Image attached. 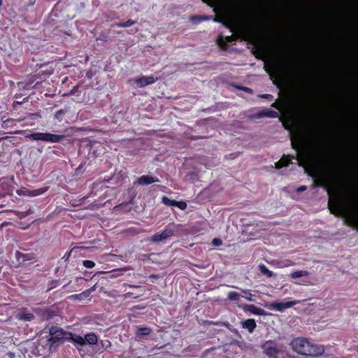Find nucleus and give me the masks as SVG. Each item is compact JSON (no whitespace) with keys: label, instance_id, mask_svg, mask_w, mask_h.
Listing matches in <instances>:
<instances>
[{"label":"nucleus","instance_id":"c03bdc74","mask_svg":"<svg viewBox=\"0 0 358 358\" xmlns=\"http://www.w3.org/2000/svg\"><path fill=\"white\" fill-rule=\"evenodd\" d=\"M78 86L73 87V88L71 90V92L68 94H69V95L75 94V93L78 90Z\"/></svg>","mask_w":358,"mask_h":358},{"label":"nucleus","instance_id":"9d476101","mask_svg":"<svg viewBox=\"0 0 358 358\" xmlns=\"http://www.w3.org/2000/svg\"><path fill=\"white\" fill-rule=\"evenodd\" d=\"M159 181V180L157 177H154L150 175H143L136 179V180L134 182V185L137 184L139 185H148Z\"/></svg>","mask_w":358,"mask_h":358},{"label":"nucleus","instance_id":"5701e85b","mask_svg":"<svg viewBox=\"0 0 358 358\" xmlns=\"http://www.w3.org/2000/svg\"><path fill=\"white\" fill-rule=\"evenodd\" d=\"M69 298L72 300H79V301H82V300H85V299H90L89 292L84 291L83 292L78 294L71 295Z\"/></svg>","mask_w":358,"mask_h":358},{"label":"nucleus","instance_id":"7c9ffc66","mask_svg":"<svg viewBox=\"0 0 358 358\" xmlns=\"http://www.w3.org/2000/svg\"><path fill=\"white\" fill-rule=\"evenodd\" d=\"M127 271V268L114 270L113 273L110 275V278H117L123 275V271Z\"/></svg>","mask_w":358,"mask_h":358},{"label":"nucleus","instance_id":"dca6fc26","mask_svg":"<svg viewBox=\"0 0 358 358\" xmlns=\"http://www.w3.org/2000/svg\"><path fill=\"white\" fill-rule=\"evenodd\" d=\"M241 327L243 329H247L249 331V333L251 334L255 329L257 324L254 319H248L246 320L241 322Z\"/></svg>","mask_w":358,"mask_h":358},{"label":"nucleus","instance_id":"864d4df0","mask_svg":"<svg viewBox=\"0 0 358 358\" xmlns=\"http://www.w3.org/2000/svg\"><path fill=\"white\" fill-rule=\"evenodd\" d=\"M272 106H273V107H275V108H277V103H276V102L273 103L272 104Z\"/></svg>","mask_w":358,"mask_h":358},{"label":"nucleus","instance_id":"f257e3e1","mask_svg":"<svg viewBox=\"0 0 358 358\" xmlns=\"http://www.w3.org/2000/svg\"><path fill=\"white\" fill-rule=\"evenodd\" d=\"M291 145L296 152V159L300 165L308 163L310 160L309 150L310 144L303 129L296 127L290 133Z\"/></svg>","mask_w":358,"mask_h":358},{"label":"nucleus","instance_id":"ddd939ff","mask_svg":"<svg viewBox=\"0 0 358 358\" xmlns=\"http://www.w3.org/2000/svg\"><path fill=\"white\" fill-rule=\"evenodd\" d=\"M234 41V36L233 35L226 37L220 35L217 37L216 42L220 47L222 48L223 49H227L228 47V43H232Z\"/></svg>","mask_w":358,"mask_h":358},{"label":"nucleus","instance_id":"393cba45","mask_svg":"<svg viewBox=\"0 0 358 358\" xmlns=\"http://www.w3.org/2000/svg\"><path fill=\"white\" fill-rule=\"evenodd\" d=\"M49 189V187H44L39 189L31 190V196H40L45 193Z\"/></svg>","mask_w":358,"mask_h":358},{"label":"nucleus","instance_id":"a878e982","mask_svg":"<svg viewBox=\"0 0 358 358\" xmlns=\"http://www.w3.org/2000/svg\"><path fill=\"white\" fill-rule=\"evenodd\" d=\"M136 24V21L133 20H128L127 21L124 22H117L115 24V26H117V27H122V28H124V27H131L134 24Z\"/></svg>","mask_w":358,"mask_h":358},{"label":"nucleus","instance_id":"f704fd0d","mask_svg":"<svg viewBox=\"0 0 358 358\" xmlns=\"http://www.w3.org/2000/svg\"><path fill=\"white\" fill-rule=\"evenodd\" d=\"M65 113L64 110L60 109L58 110L54 115L55 119L60 120L62 119V115Z\"/></svg>","mask_w":358,"mask_h":358},{"label":"nucleus","instance_id":"1a4fd4ad","mask_svg":"<svg viewBox=\"0 0 358 358\" xmlns=\"http://www.w3.org/2000/svg\"><path fill=\"white\" fill-rule=\"evenodd\" d=\"M251 38V43L255 45L256 51L257 52V57L266 56L268 52L266 45L264 43L258 41L254 36H252Z\"/></svg>","mask_w":358,"mask_h":358},{"label":"nucleus","instance_id":"c756f323","mask_svg":"<svg viewBox=\"0 0 358 358\" xmlns=\"http://www.w3.org/2000/svg\"><path fill=\"white\" fill-rule=\"evenodd\" d=\"M348 199L352 202L354 206H358V194H352L348 196Z\"/></svg>","mask_w":358,"mask_h":358},{"label":"nucleus","instance_id":"c85d7f7f","mask_svg":"<svg viewBox=\"0 0 358 358\" xmlns=\"http://www.w3.org/2000/svg\"><path fill=\"white\" fill-rule=\"evenodd\" d=\"M227 298L230 301H238L241 298V294L236 292H230L228 293Z\"/></svg>","mask_w":358,"mask_h":358},{"label":"nucleus","instance_id":"6e6d98bb","mask_svg":"<svg viewBox=\"0 0 358 358\" xmlns=\"http://www.w3.org/2000/svg\"><path fill=\"white\" fill-rule=\"evenodd\" d=\"M225 327H229V324H224Z\"/></svg>","mask_w":358,"mask_h":358},{"label":"nucleus","instance_id":"5fc2aeb1","mask_svg":"<svg viewBox=\"0 0 358 358\" xmlns=\"http://www.w3.org/2000/svg\"><path fill=\"white\" fill-rule=\"evenodd\" d=\"M1 224H11V223H10V222H6V221H4V222H3Z\"/></svg>","mask_w":358,"mask_h":358},{"label":"nucleus","instance_id":"4468645a","mask_svg":"<svg viewBox=\"0 0 358 358\" xmlns=\"http://www.w3.org/2000/svg\"><path fill=\"white\" fill-rule=\"evenodd\" d=\"M244 311H248L257 315H267V313L263 310L254 305H245L243 308Z\"/></svg>","mask_w":358,"mask_h":358},{"label":"nucleus","instance_id":"f3484780","mask_svg":"<svg viewBox=\"0 0 358 358\" xmlns=\"http://www.w3.org/2000/svg\"><path fill=\"white\" fill-rule=\"evenodd\" d=\"M271 264L278 268H285L292 266L295 265V263L290 259L285 260H274L271 262Z\"/></svg>","mask_w":358,"mask_h":358},{"label":"nucleus","instance_id":"603ef678","mask_svg":"<svg viewBox=\"0 0 358 358\" xmlns=\"http://www.w3.org/2000/svg\"><path fill=\"white\" fill-rule=\"evenodd\" d=\"M106 273V272H104V271H99L96 274H102V273Z\"/></svg>","mask_w":358,"mask_h":358},{"label":"nucleus","instance_id":"de8ad7c7","mask_svg":"<svg viewBox=\"0 0 358 358\" xmlns=\"http://www.w3.org/2000/svg\"><path fill=\"white\" fill-rule=\"evenodd\" d=\"M24 256H25L24 255H23L19 252H16V257H17L18 259H20V257H24Z\"/></svg>","mask_w":358,"mask_h":358},{"label":"nucleus","instance_id":"79ce46f5","mask_svg":"<svg viewBox=\"0 0 358 358\" xmlns=\"http://www.w3.org/2000/svg\"><path fill=\"white\" fill-rule=\"evenodd\" d=\"M96 289V285L90 288L89 289L85 290V292H89V298H90V294L92 292Z\"/></svg>","mask_w":358,"mask_h":358},{"label":"nucleus","instance_id":"aec40b11","mask_svg":"<svg viewBox=\"0 0 358 358\" xmlns=\"http://www.w3.org/2000/svg\"><path fill=\"white\" fill-rule=\"evenodd\" d=\"M291 159L286 157H282L278 162L275 163V168L279 169L287 167L291 164Z\"/></svg>","mask_w":358,"mask_h":358},{"label":"nucleus","instance_id":"bf43d9fd","mask_svg":"<svg viewBox=\"0 0 358 358\" xmlns=\"http://www.w3.org/2000/svg\"><path fill=\"white\" fill-rule=\"evenodd\" d=\"M357 352H358V348H357Z\"/></svg>","mask_w":358,"mask_h":358},{"label":"nucleus","instance_id":"423d86ee","mask_svg":"<svg viewBox=\"0 0 358 358\" xmlns=\"http://www.w3.org/2000/svg\"><path fill=\"white\" fill-rule=\"evenodd\" d=\"M264 69L271 78H278L281 73V65L278 61L271 59L265 63Z\"/></svg>","mask_w":358,"mask_h":358},{"label":"nucleus","instance_id":"4be33fe9","mask_svg":"<svg viewBox=\"0 0 358 358\" xmlns=\"http://www.w3.org/2000/svg\"><path fill=\"white\" fill-rule=\"evenodd\" d=\"M152 333V329L148 327H137L136 334L137 336H148Z\"/></svg>","mask_w":358,"mask_h":358},{"label":"nucleus","instance_id":"cd10ccee","mask_svg":"<svg viewBox=\"0 0 358 358\" xmlns=\"http://www.w3.org/2000/svg\"><path fill=\"white\" fill-rule=\"evenodd\" d=\"M162 203L167 206H174L176 200H172L166 196H163L162 198Z\"/></svg>","mask_w":358,"mask_h":358},{"label":"nucleus","instance_id":"2f4dec72","mask_svg":"<svg viewBox=\"0 0 358 358\" xmlns=\"http://www.w3.org/2000/svg\"><path fill=\"white\" fill-rule=\"evenodd\" d=\"M243 293L244 295H243V297H245L248 301H253V294H251V292L248 290H243Z\"/></svg>","mask_w":358,"mask_h":358},{"label":"nucleus","instance_id":"4d7b16f0","mask_svg":"<svg viewBox=\"0 0 358 358\" xmlns=\"http://www.w3.org/2000/svg\"><path fill=\"white\" fill-rule=\"evenodd\" d=\"M3 0H0V6L2 5Z\"/></svg>","mask_w":358,"mask_h":358},{"label":"nucleus","instance_id":"20e7f679","mask_svg":"<svg viewBox=\"0 0 358 358\" xmlns=\"http://www.w3.org/2000/svg\"><path fill=\"white\" fill-rule=\"evenodd\" d=\"M64 336L66 340L71 341L76 347H83L85 345H94L98 342V338L93 332L85 334L84 337L71 332H66Z\"/></svg>","mask_w":358,"mask_h":358},{"label":"nucleus","instance_id":"a19ab883","mask_svg":"<svg viewBox=\"0 0 358 358\" xmlns=\"http://www.w3.org/2000/svg\"><path fill=\"white\" fill-rule=\"evenodd\" d=\"M307 189V187L306 185L300 186L297 188L296 191L299 192H304Z\"/></svg>","mask_w":358,"mask_h":358},{"label":"nucleus","instance_id":"58836bf2","mask_svg":"<svg viewBox=\"0 0 358 358\" xmlns=\"http://www.w3.org/2000/svg\"><path fill=\"white\" fill-rule=\"evenodd\" d=\"M241 90L245 92H248L249 94H252V89L248 87H241Z\"/></svg>","mask_w":358,"mask_h":358},{"label":"nucleus","instance_id":"6e6552de","mask_svg":"<svg viewBox=\"0 0 358 358\" xmlns=\"http://www.w3.org/2000/svg\"><path fill=\"white\" fill-rule=\"evenodd\" d=\"M299 301H292L287 302H274L268 306L267 307L270 309L275 310L277 311L282 312L285 309L289 308L297 304Z\"/></svg>","mask_w":358,"mask_h":358},{"label":"nucleus","instance_id":"b1692460","mask_svg":"<svg viewBox=\"0 0 358 358\" xmlns=\"http://www.w3.org/2000/svg\"><path fill=\"white\" fill-rule=\"evenodd\" d=\"M259 269L263 275L267 276L268 278H272L274 276L273 273L268 270L264 264H259Z\"/></svg>","mask_w":358,"mask_h":358},{"label":"nucleus","instance_id":"a18cd8bd","mask_svg":"<svg viewBox=\"0 0 358 358\" xmlns=\"http://www.w3.org/2000/svg\"><path fill=\"white\" fill-rule=\"evenodd\" d=\"M118 175H120V177L118 178L120 180L124 179L126 176L125 173L122 171L118 173Z\"/></svg>","mask_w":358,"mask_h":358},{"label":"nucleus","instance_id":"09e8293b","mask_svg":"<svg viewBox=\"0 0 358 358\" xmlns=\"http://www.w3.org/2000/svg\"><path fill=\"white\" fill-rule=\"evenodd\" d=\"M198 18H199V22L202 21V20H206L208 19V17H206V16H199V17H197Z\"/></svg>","mask_w":358,"mask_h":358},{"label":"nucleus","instance_id":"412c9836","mask_svg":"<svg viewBox=\"0 0 358 358\" xmlns=\"http://www.w3.org/2000/svg\"><path fill=\"white\" fill-rule=\"evenodd\" d=\"M289 275L292 279H297L308 276L309 273L305 270H300L292 272Z\"/></svg>","mask_w":358,"mask_h":358},{"label":"nucleus","instance_id":"ea45409f","mask_svg":"<svg viewBox=\"0 0 358 358\" xmlns=\"http://www.w3.org/2000/svg\"><path fill=\"white\" fill-rule=\"evenodd\" d=\"M203 2L208 4L210 6L213 7L215 3V0H202Z\"/></svg>","mask_w":358,"mask_h":358},{"label":"nucleus","instance_id":"37998d69","mask_svg":"<svg viewBox=\"0 0 358 358\" xmlns=\"http://www.w3.org/2000/svg\"><path fill=\"white\" fill-rule=\"evenodd\" d=\"M78 86L73 87V88L71 90V92L68 94H69V95L75 94V93L78 90Z\"/></svg>","mask_w":358,"mask_h":358},{"label":"nucleus","instance_id":"a211bd4d","mask_svg":"<svg viewBox=\"0 0 358 358\" xmlns=\"http://www.w3.org/2000/svg\"><path fill=\"white\" fill-rule=\"evenodd\" d=\"M257 117H271V118H277L279 117V114L278 112L271 110H262L257 114Z\"/></svg>","mask_w":358,"mask_h":358},{"label":"nucleus","instance_id":"e433bc0d","mask_svg":"<svg viewBox=\"0 0 358 358\" xmlns=\"http://www.w3.org/2000/svg\"><path fill=\"white\" fill-rule=\"evenodd\" d=\"M212 244L215 246H220L222 244V241L220 238H214L212 241Z\"/></svg>","mask_w":358,"mask_h":358},{"label":"nucleus","instance_id":"0eeeda50","mask_svg":"<svg viewBox=\"0 0 358 358\" xmlns=\"http://www.w3.org/2000/svg\"><path fill=\"white\" fill-rule=\"evenodd\" d=\"M262 348L269 358H278V355L281 351L279 346L271 340L266 341L262 345Z\"/></svg>","mask_w":358,"mask_h":358},{"label":"nucleus","instance_id":"9b49d317","mask_svg":"<svg viewBox=\"0 0 358 358\" xmlns=\"http://www.w3.org/2000/svg\"><path fill=\"white\" fill-rule=\"evenodd\" d=\"M156 79L153 76H143L140 78L134 79V83L138 87L142 88L147 85H152L155 82Z\"/></svg>","mask_w":358,"mask_h":358},{"label":"nucleus","instance_id":"8fccbe9b","mask_svg":"<svg viewBox=\"0 0 358 358\" xmlns=\"http://www.w3.org/2000/svg\"><path fill=\"white\" fill-rule=\"evenodd\" d=\"M234 86L236 88V89H238V90H241V85H234Z\"/></svg>","mask_w":358,"mask_h":358},{"label":"nucleus","instance_id":"c9c22d12","mask_svg":"<svg viewBox=\"0 0 358 358\" xmlns=\"http://www.w3.org/2000/svg\"><path fill=\"white\" fill-rule=\"evenodd\" d=\"M22 120H14V119H12V118H8L6 120H5L3 122V127H5L8 125V124L9 122H20Z\"/></svg>","mask_w":358,"mask_h":358},{"label":"nucleus","instance_id":"473e14b6","mask_svg":"<svg viewBox=\"0 0 358 358\" xmlns=\"http://www.w3.org/2000/svg\"><path fill=\"white\" fill-rule=\"evenodd\" d=\"M83 265L87 268H92L94 267L95 263L91 260H84L83 262Z\"/></svg>","mask_w":358,"mask_h":358},{"label":"nucleus","instance_id":"4c0bfd02","mask_svg":"<svg viewBox=\"0 0 358 358\" xmlns=\"http://www.w3.org/2000/svg\"><path fill=\"white\" fill-rule=\"evenodd\" d=\"M262 98L266 99L268 100H272L273 99V96L271 94H264L259 96Z\"/></svg>","mask_w":358,"mask_h":358},{"label":"nucleus","instance_id":"f8f14e48","mask_svg":"<svg viewBox=\"0 0 358 358\" xmlns=\"http://www.w3.org/2000/svg\"><path fill=\"white\" fill-rule=\"evenodd\" d=\"M173 235V231L170 229H165L162 233L155 234L151 238V240L154 242H159L162 241L167 238Z\"/></svg>","mask_w":358,"mask_h":358},{"label":"nucleus","instance_id":"13d9d810","mask_svg":"<svg viewBox=\"0 0 358 358\" xmlns=\"http://www.w3.org/2000/svg\"><path fill=\"white\" fill-rule=\"evenodd\" d=\"M15 103H17V104H20V103H21V102H20V101H16V102H15Z\"/></svg>","mask_w":358,"mask_h":358},{"label":"nucleus","instance_id":"72a5a7b5","mask_svg":"<svg viewBox=\"0 0 358 358\" xmlns=\"http://www.w3.org/2000/svg\"><path fill=\"white\" fill-rule=\"evenodd\" d=\"M174 206L178 207L180 210H185L187 208V203L182 201H176Z\"/></svg>","mask_w":358,"mask_h":358},{"label":"nucleus","instance_id":"2eb2a0df","mask_svg":"<svg viewBox=\"0 0 358 358\" xmlns=\"http://www.w3.org/2000/svg\"><path fill=\"white\" fill-rule=\"evenodd\" d=\"M10 192V187L8 182L4 178L0 179V198L9 194Z\"/></svg>","mask_w":358,"mask_h":358},{"label":"nucleus","instance_id":"7ed1b4c3","mask_svg":"<svg viewBox=\"0 0 358 358\" xmlns=\"http://www.w3.org/2000/svg\"><path fill=\"white\" fill-rule=\"evenodd\" d=\"M291 348L295 352L307 357H320L324 353L325 348L303 337L294 338L290 343Z\"/></svg>","mask_w":358,"mask_h":358},{"label":"nucleus","instance_id":"f03ea898","mask_svg":"<svg viewBox=\"0 0 358 358\" xmlns=\"http://www.w3.org/2000/svg\"><path fill=\"white\" fill-rule=\"evenodd\" d=\"M314 186L323 187L327 190L329 201L328 207L334 214L340 215L347 210V205L339 194L332 193L329 186L328 176L322 173H319L314 180Z\"/></svg>","mask_w":358,"mask_h":358},{"label":"nucleus","instance_id":"6ab92c4d","mask_svg":"<svg viewBox=\"0 0 358 358\" xmlns=\"http://www.w3.org/2000/svg\"><path fill=\"white\" fill-rule=\"evenodd\" d=\"M16 317L20 320L31 321L34 318V316L32 313H26L22 310L17 314Z\"/></svg>","mask_w":358,"mask_h":358},{"label":"nucleus","instance_id":"bb28decb","mask_svg":"<svg viewBox=\"0 0 358 358\" xmlns=\"http://www.w3.org/2000/svg\"><path fill=\"white\" fill-rule=\"evenodd\" d=\"M17 194L20 196H31V190L27 188L22 187L16 191Z\"/></svg>","mask_w":358,"mask_h":358},{"label":"nucleus","instance_id":"3c124183","mask_svg":"<svg viewBox=\"0 0 358 358\" xmlns=\"http://www.w3.org/2000/svg\"><path fill=\"white\" fill-rule=\"evenodd\" d=\"M355 227V229L358 231V225H353Z\"/></svg>","mask_w":358,"mask_h":358},{"label":"nucleus","instance_id":"39448f33","mask_svg":"<svg viewBox=\"0 0 358 358\" xmlns=\"http://www.w3.org/2000/svg\"><path fill=\"white\" fill-rule=\"evenodd\" d=\"M34 141H42L49 143H59L64 138V135H58L51 133L34 132L27 136Z\"/></svg>","mask_w":358,"mask_h":358},{"label":"nucleus","instance_id":"49530a36","mask_svg":"<svg viewBox=\"0 0 358 358\" xmlns=\"http://www.w3.org/2000/svg\"><path fill=\"white\" fill-rule=\"evenodd\" d=\"M315 152L316 154L320 155L324 154V150L323 149H317V150H315Z\"/></svg>","mask_w":358,"mask_h":358}]
</instances>
